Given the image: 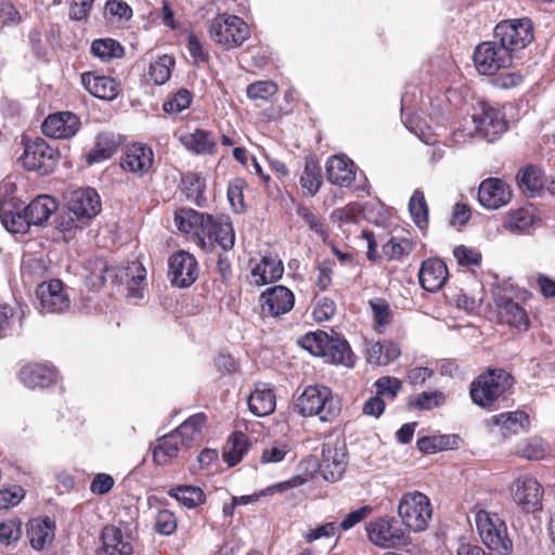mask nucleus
I'll list each match as a JSON object with an SVG mask.
<instances>
[{
	"mask_svg": "<svg viewBox=\"0 0 555 555\" xmlns=\"http://www.w3.org/2000/svg\"><path fill=\"white\" fill-rule=\"evenodd\" d=\"M175 223L179 231L193 234L198 246L206 251L217 245L223 251L234 247L235 233L228 217L215 218L192 208H180L175 214Z\"/></svg>",
	"mask_w": 555,
	"mask_h": 555,
	"instance_id": "f257e3e1",
	"label": "nucleus"
},
{
	"mask_svg": "<svg viewBox=\"0 0 555 555\" xmlns=\"http://www.w3.org/2000/svg\"><path fill=\"white\" fill-rule=\"evenodd\" d=\"M87 270V284L91 289H100L108 280L112 283H124L125 279H129L128 297L138 300L143 298L146 271L140 262H131L127 267H112L106 259L96 257L88 261Z\"/></svg>",
	"mask_w": 555,
	"mask_h": 555,
	"instance_id": "f03ea898",
	"label": "nucleus"
},
{
	"mask_svg": "<svg viewBox=\"0 0 555 555\" xmlns=\"http://www.w3.org/2000/svg\"><path fill=\"white\" fill-rule=\"evenodd\" d=\"M205 422V414H194L175 430L158 438L153 448L154 462L158 465H166L197 444L202 440V428Z\"/></svg>",
	"mask_w": 555,
	"mask_h": 555,
	"instance_id": "7ed1b4c3",
	"label": "nucleus"
},
{
	"mask_svg": "<svg viewBox=\"0 0 555 555\" xmlns=\"http://www.w3.org/2000/svg\"><path fill=\"white\" fill-rule=\"evenodd\" d=\"M513 384L514 377L508 372L503 369H490L472 383L469 393L475 404L494 409L500 402L507 401Z\"/></svg>",
	"mask_w": 555,
	"mask_h": 555,
	"instance_id": "20e7f679",
	"label": "nucleus"
},
{
	"mask_svg": "<svg viewBox=\"0 0 555 555\" xmlns=\"http://www.w3.org/2000/svg\"><path fill=\"white\" fill-rule=\"evenodd\" d=\"M294 409L301 416H318L323 423H332L341 410L340 402L333 391L322 385L306 387L296 399Z\"/></svg>",
	"mask_w": 555,
	"mask_h": 555,
	"instance_id": "39448f33",
	"label": "nucleus"
},
{
	"mask_svg": "<svg viewBox=\"0 0 555 555\" xmlns=\"http://www.w3.org/2000/svg\"><path fill=\"white\" fill-rule=\"evenodd\" d=\"M301 346L315 357L324 358L326 362L343 364L351 367L354 364V356L347 340L333 332L317 331L301 338Z\"/></svg>",
	"mask_w": 555,
	"mask_h": 555,
	"instance_id": "423d86ee",
	"label": "nucleus"
},
{
	"mask_svg": "<svg viewBox=\"0 0 555 555\" xmlns=\"http://www.w3.org/2000/svg\"><path fill=\"white\" fill-rule=\"evenodd\" d=\"M475 521L478 533L489 550L498 555H508L513 551L506 524L499 514L479 509L475 514Z\"/></svg>",
	"mask_w": 555,
	"mask_h": 555,
	"instance_id": "0eeeda50",
	"label": "nucleus"
},
{
	"mask_svg": "<svg viewBox=\"0 0 555 555\" xmlns=\"http://www.w3.org/2000/svg\"><path fill=\"white\" fill-rule=\"evenodd\" d=\"M398 514L408 529L422 532L428 527L433 508L428 496L424 493L406 492L399 501Z\"/></svg>",
	"mask_w": 555,
	"mask_h": 555,
	"instance_id": "6e6552de",
	"label": "nucleus"
},
{
	"mask_svg": "<svg viewBox=\"0 0 555 555\" xmlns=\"http://www.w3.org/2000/svg\"><path fill=\"white\" fill-rule=\"evenodd\" d=\"M210 38L227 48L241 46L249 37L248 25L236 15L219 14L209 25Z\"/></svg>",
	"mask_w": 555,
	"mask_h": 555,
	"instance_id": "1a4fd4ad",
	"label": "nucleus"
},
{
	"mask_svg": "<svg viewBox=\"0 0 555 555\" xmlns=\"http://www.w3.org/2000/svg\"><path fill=\"white\" fill-rule=\"evenodd\" d=\"M493 36L514 56V52L533 40V26L529 18L502 21L494 27Z\"/></svg>",
	"mask_w": 555,
	"mask_h": 555,
	"instance_id": "9d476101",
	"label": "nucleus"
},
{
	"mask_svg": "<svg viewBox=\"0 0 555 555\" xmlns=\"http://www.w3.org/2000/svg\"><path fill=\"white\" fill-rule=\"evenodd\" d=\"M472 122L476 139L489 143L496 141L508 127L504 114L486 102H481L478 109L472 115Z\"/></svg>",
	"mask_w": 555,
	"mask_h": 555,
	"instance_id": "9b49d317",
	"label": "nucleus"
},
{
	"mask_svg": "<svg viewBox=\"0 0 555 555\" xmlns=\"http://www.w3.org/2000/svg\"><path fill=\"white\" fill-rule=\"evenodd\" d=\"M59 158L57 150L50 146L46 140L37 138L25 144L21 162L26 170L47 176L55 169Z\"/></svg>",
	"mask_w": 555,
	"mask_h": 555,
	"instance_id": "f8f14e48",
	"label": "nucleus"
},
{
	"mask_svg": "<svg viewBox=\"0 0 555 555\" xmlns=\"http://www.w3.org/2000/svg\"><path fill=\"white\" fill-rule=\"evenodd\" d=\"M370 541L383 548H399L410 545L411 538L393 518H378L366 525Z\"/></svg>",
	"mask_w": 555,
	"mask_h": 555,
	"instance_id": "ddd939ff",
	"label": "nucleus"
},
{
	"mask_svg": "<svg viewBox=\"0 0 555 555\" xmlns=\"http://www.w3.org/2000/svg\"><path fill=\"white\" fill-rule=\"evenodd\" d=\"M474 63L481 75H493L513 63V56L496 39L479 43L474 51Z\"/></svg>",
	"mask_w": 555,
	"mask_h": 555,
	"instance_id": "4468645a",
	"label": "nucleus"
},
{
	"mask_svg": "<svg viewBox=\"0 0 555 555\" xmlns=\"http://www.w3.org/2000/svg\"><path fill=\"white\" fill-rule=\"evenodd\" d=\"M513 502L526 514H534L543 509L544 489L531 475H521L509 488Z\"/></svg>",
	"mask_w": 555,
	"mask_h": 555,
	"instance_id": "2eb2a0df",
	"label": "nucleus"
},
{
	"mask_svg": "<svg viewBox=\"0 0 555 555\" xmlns=\"http://www.w3.org/2000/svg\"><path fill=\"white\" fill-rule=\"evenodd\" d=\"M198 273V263L192 254L179 250L169 257L168 278L173 286H191L197 280Z\"/></svg>",
	"mask_w": 555,
	"mask_h": 555,
	"instance_id": "dca6fc26",
	"label": "nucleus"
},
{
	"mask_svg": "<svg viewBox=\"0 0 555 555\" xmlns=\"http://www.w3.org/2000/svg\"><path fill=\"white\" fill-rule=\"evenodd\" d=\"M294 304L295 296L293 292L283 285L269 287L259 297L261 315L263 318H279L289 312Z\"/></svg>",
	"mask_w": 555,
	"mask_h": 555,
	"instance_id": "f3484780",
	"label": "nucleus"
},
{
	"mask_svg": "<svg viewBox=\"0 0 555 555\" xmlns=\"http://www.w3.org/2000/svg\"><path fill=\"white\" fill-rule=\"evenodd\" d=\"M67 208L79 216L80 224H89L101 211V199L94 189H78L70 193L67 201Z\"/></svg>",
	"mask_w": 555,
	"mask_h": 555,
	"instance_id": "a211bd4d",
	"label": "nucleus"
},
{
	"mask_svg": "<svg viewBox=\"0 0 555 555\" xmlns=\"http://www.w3.org/2000/svg\"><path fill=\"white\" fill-rule=\"evenodd\" d=\"M512 190L509 184L500 178H487L479 184L478 202L487 209H499L509 203Z\"/></svg>",
	"mask_w": 555,
	"mask_h": 555,
	"instance_id": "6ab92c4d",
	"label": "nucleus"
},
{
	"mask_svg": "<svg viewBox=\"0 0 555 555\" xmlns=\"http://www.w3.org/2000/svg\"><path fill=\"white\" fill-rule=\"evenodd\" d=\"M80 127V118L67 111L49 115L41 125L43 134L53 139L73 138Z\"/></svg>",
	"mask_w": 555,
	"mask_h": 555,
	"instance_id": "aec40b11",
	"label": "nucleus"
},
{
	"mask_svg": "<svg viewBox=\"0 0 555 555\" xmlns=\"http://www.w3.org/2000/svg\"><path fill=\"white\" fill-rule=\"evenodd\" d=\"M347 467V453L345 446L326 443L322 449V459L319 470L322 477L330 482H335L345 473Z\"/></svg>",
	"mask_w": 555,
	"mask_h": 555,
	"instance_id": "412c9836",
	"label": "nucleus"
},
{
	"mask_svg": "<svg viewBox=\"0 0 555 555\" xmlns=\"http://www.w3.org/2000/svg\"><path fill=\"white\" fill-rule=\"evenodd\" d=\"M42 313L62 312L69 305L60 280H50L38 285L36 289Z\"/></svg>",
	"mask_w": 555,
	"mask_h": 555,
	"instance_id": "4be33fe9",
	"label": "nucleus"
},
{
	"mask_svg": "<svg viewBox=\"0 0 555 555\" xmlns=\"http://www.w3.org/2000/svg\"><path fill=\"white\" fill-rule=\"evenodd\" d=\"M449 278L444 261L429 258L422 262L418 271L420 285L427 292L436 293L442 288Z\"/></svg>",
	"mask_w": 555,
	"mask_h": 555,
	"instance_id": "5701e85b",
	"label": "nucleus"
},
{
	"mask_svg": "<svg viewBox=\"0 0 555 555\" xmlns=\"http://www.w3.org/2000/svg\"><path fill=\"white\" fill-rule=\"evenodd\" d=\"M81 82L90 94L101 100L112 101L120 91V85L114 78L95 72L83 73Z\"/></svg>",
	"mask_w": 555,
	"mask_h": 555,
	"instance_id": "b1692460",
	"label": "nucleus"
},
{
	"mask_svg": "<svg viewBox=\"0 0 555 555\" xmlns=\"http://www.w3.org/2000/svg\"><path fill=\"white\" fill-rule=\"evenodd\" d=\"M54 537L55 521L50 517H38L28 521L27 539L35 551L40 552L51 545Z\"/></svg>",
	"mask_w": 555,
	"mask_h": 555,
	"instance_id": "393cba45",
	"label": "nucleus"
},
{
	"mask_svg": "<svg viewBox=\"0 0 555 555\" xmlns=\"http://www.w3.org/2000/svg\"><path fill=\"white\" fill-rule=\"evenodd\" d=\"M494 301L502 322L518 330L528 328L529 318L525 309L518 302L501 294L494 295Z\"/></svg>",
	"mask_w": 555,
	"mask_h": 555,
	"instance_id": "a878e982",
	"label": "nucleus"
},
{
	"mask_svg": "<svg viewBox=\"0 0 555 555\" xmlns=\"http://www.w3.org/2000/svg\"><path fill=\"white\" fill-rule=\"evenodd\" d=\"M154 154L151 147L143 144H133L126 150L121 158L125 170L143 176L153 165Z\"/></svg>",
	"mask_w": 555,
	"mask_h": 555,
	"instance_id": "bb28decb",
	"label": "nucleus"
},
{
	"mask_svg": "<svg viewBox=\"0 0 555 555\" xmlns=\"http://www.w3.org/2000/svg\"><path fill=\"white\" fill-rule=\"evenodd\" d=\"M326 176L332 184L349 186L356 178L354 164L345 155L331 156L326 162Z\"/></svg>",
	"mask_w": 555,
	"mask_h": 555,
	"instance_id": "cd10ccee",
	"label": "nucleus"
},
{
	"mask_svg": "<svg viewBox=\"0 0 555 555\" xmlns=\"http://www.w3.org/2000/svg\"><path fill=\"white\" fill-rule=\"evenodd\" d=\"M0 219L7 231L11 233H26L31 227L15 198L0 199Z\"/></svg>",
	"mask_w": 555,
	"mask_h": 555,
	"instance_id": "c85d7f7f",
	"label": "nucleus"
},
{
	"mask_svg": "<svg viewBox=\"0 0 555 555\" xmlns=\"http://www.w3.org/2000/svg\"><path fill=\"white\" fill-rule=\"evenodd\" d=\"M105 555H132V539L115 526H107L101 533Z\"/></svg>",
	"mask_w": 555,
	"mask_h": 555,
	"instance_id": "c756f323",
	"label": "nucleus"
},
{
	"mask_svg": "<svg viewBox=\"0 0 555 555\" xmlns=\"http://www.w3.org/2000/svg\"><path fill=\"white\" fill-rule=\"evenodd\" d=\"M57 202L49 195H39L23 208L30 225L42 227L57 210Z\"/></svg>",
	"mask_w": 555,
	"mask_h": 555,
	"instance_id": "7c9ffc66",
	"label": "nucleus"
},
{
	"mask_svg": "<svg viewBox=\"0 0 555 555\" xmlns=\"http://www.w3.org/2000/svg\"><path fill=\"white\" fill-rule=\"evenodd\" d=\"M55 378V371L46 364L30 363L20 371L21 382L30 389L48 387Z\"/></svg>",
	"mask_w": 555,
	"mask_h": 555,
	"instance_id": "2f4dec72",
	"label": "nucleus"
},
{
	"mask_svg": "<svg viewBox=\"0 0 555 555\" xmlns=\"http://www.w3.org/2000/svg\"><path fill=\"white\" fill-rule=\"evenodd\" d=\"M179 141L186 150L194 154H212L217 144L211 132L204 129H195L193 132H181Z\"/></svg>",
	"mask_w": 555,
	"mask_h": 555,
	"instance_id": "473e14b6",
	"label": "nucleus"
},
{
	"mask_svg": "<svg viewBox=\"0 0 555 555\" xmlns=\"http://www.w3.org/2000/svg\"><path fill=\"white\" fill-rule=\"evenodd\" d=\"M249 411L256 416H267L275 409V395L266 384L257 385L248 397Z\"/></svg>",
	"mask_w": 555,
	"mask_h": 555,
	"instance_id": "72a5a7b5",
	"label": "nucleus"
},
{
	"mask_svg": "<svg viewBox=\"0 0 555 555\" xmlns=\"http://www.w3.org/2000/svg\"><path fill=\"white\" fill-rule=\"evenodd\" d=\"M462 439L459 435L424 436L416 442V448L425 454H433L446 450H454L460 447Z\"/></svg>",
	"mask_w": 555,
	"mask_h": 555,
	"instance_id": "f704fd0d",
	"label": "nucleus"
},
{
	"mask_svg": "<svg viewBox=\"0 0 555 555\" xmlns=\"http://www.w3.org/2000/svg\"><path fill=\"white\" fill-rule=\"evenodd\" d=\"M494 425L501 426L505 434L517 435L530 427L529 415L524 411L504 412L491 417Z\"/></svg>",
	"mask_w": 555,
	"mask_h": 555,
	"instance_id": "c9c22d12",
	"label": "nucleus"
},
{
	"mask_svg": "<svg viewBox=\"0 0 555 555\" xmlns=\"http://www.w3.org/2000/svg\"><path fill=\"white\" fill-rule=\"evenodd\" d=\"M284 268L281 261L270 257H263L253 270L251 275L257 285H266L282 278Z\"/></svg>",
	"mask_w": 555,
	"mask_h": 555,
	"instance_id": "e433bc0d",
	"label": "nucleus"
},
{
	"mask_svg": "<svg viewBox=\"0 0 555 555\" xmlns=\"http://www.w3.org/2000/svg\"><path fill=\"white\" fill-rule=\"evenodd\" d=\"M168 495L176 499L180 505L194 508L206 501L202 488L189 485H180L168 490Z\"/></svg>",
	"mask_w": 555,
	"mask_h": 555,
	"instance_id": "4c0bfd02",
	"label": "nucleus"
},
{
	"mask_svg": "<svg viewBox=\"0 0 555 555\" xmlns=\"http://www.w3.org/2000/svg\"><path fill=\"white\" fill-rule=\"evenodd\" d=\"M181 186L188 198L194 201L198 206L204 205L206 182L201 173L193 171L184 173L181 178Z\"/></svg>",
	"mask_w": 555,
	"mask_h": 555,
	"instance_id": "58836bf2",
	"label": "nucleus"
},
{
	"mask_svg": "<svg viewBox=\"0 0 555 555\" xmlns=\"http://www.w3.org/2000/svg\"><path fill=\"white\" fill-rule=\"evenodd\" d=\"M115 150L116 145L113 134L101 132L95 138L94 147L87 154V163L92 165L106 160L114 154Z\"/></svg>",
	"mask_w": 555,
	"mask_h": 555,
	"instance_id": "ea45409f",
	"label": "nucleus"
},
{
	"mask_svg": "<svg viewBox=\"0 0 555 555\" xmlns=\"http://www.w3.org/2000/svg\"><path fill=\"white\" fill-rule=\"evenodd\" d=\"M53 29L44 31L39 28L31 29L28 34V42L33 54L39 60L46 59L53 47Z\"/></svg>",
	"mask_w": 555,
	"mask_h": 555,
	"instance_id": "a19ab883",
	"label": "nucleus"
},
{
	"mask_svg": "<svg viewBox=\"0 0 555 555\" xmlns=\"http://www.w3.org/2000/svg\"><path fill=\"white\" fill-rule=\"evenodd\" d=\"M517 179L520 189L530 197L537 196L543 188L541 171L534 166L522 168Z\"/></svg>",
	"mask_w": 555,
	"mask_h": 555,
	"instance_id": "79ce46f5",
	"label": "nucleus"
},
{
	"mask_svg": "<svg viewBox=\"0 0 555 555\" xmlns=\"http://www.w3.org/2000/svg\"><path fill=\"white\" fill-rule=\"evenodd\" d=\"M322 184L321 167L313 159H307L300 177V185L310 196L315 195Z\"/></svg>",
	"mask_w": 555,
	"mask_h": 555,
	"instance_id": "37998d69",
	"label": "nucleus"
},
{
	"mask_svg": "<svg viewBox=\"0 0 555 555\" xmlns=\"http://www.w3.org/2000/svg\"><path fill=\"white\" fill-rule=\"evenodd\" d=\"M278 90L279 88L273 81L261 80L250 83L246 89V94L257 106H261L269 102L278 93Z\"/></svg>",
	"mask_w": 555,
	"mask_h": 555,
	"instance_id": "c03bdc74",
	"label": "nucleus"
},
{
	"mask_svg": "<svg viewBox=\"0 0 555 555\" xmlns=\"http://www.w3.org/2000/svg\"><path fill=\"white\" fill-rule=\"evenodd\" d=\"M409 211L417 228L424 229L428 224V206L421 190H415L409 201Z\"/></svg>",
	"mask_w": 555,
	"mask_h": 555,
	"instance_id": "a18cd8bd",
	"label": "nucleus"
},
{
	"mask_svg": "<svg viewBox=\"0 0 555 555\" xmlns=\"http://www.w3.org/2000/svg\"><path fill=\"white\" fill-rule=\"evenodd\" d=\"M248 450L247 437L243 433H234L224 451V460L229 466H235Z\"/></svg>",
	"mask_w": 555,
	"mask_h": 555,
	"instance_id": "49530a36",
	"label": "nucleus"
},
{
	"mask_svg": "<svg viewBox=\"0 0 555 555\" xmlns=\"http://www.w3.org/2000/svg\"><path fill=\"white\" fill-rule=\"evenodd\" d=\"M175 65V60L164 54L159 56L155 62L150 64L149 78L155 85H164L171 76V67Z\"/></svg>",
	"mask_w": 555,
	"mask_h": 555,
	"instance_id": "de8ad7c7",
	"label": "nucleus"
},
{
	"mask_svg": "<svg viewBox=\"0 0 555 555\" xmlns=\"http://www.w3.org/2000/svg\"><path fill=\"white\" fill-rule=\"evenodd\" d=\"M91 52L103 61L120 57L124 54L121 44L111 38L94 40L91 44Z\"/></svg>",
	"mask_w": 555,
	"mask_h": 555,
	"instance_id": "09e8293b",
	"label": "nucleus"
},
{
	"mask_svg": "<svg viewBox=\"0 0 555 555\" xmlns=\"http://www.w3.org/2000/svg\"><path fill=\"white\" fill-rule=\"evenodd\" d=\"M534 223V216L526 208H519L508 214L505 228L513 233H525Z\"/></svg>",
	"mask_w": 555,
	"mask_h": 555,
	"instance_id": "8fccbe9b",
	"label": "nucleus"
},
{
	"mask_svg": "<svg viewBox=\"0 0 555 555\" xmlns=\"http://www.w3.org/2000/svg\"><path fill=\"white\" fill-rule=\"evenodd\" d=\"M444 402L446 395L440 390H434L418 393L410 402V405L422 411H428L441 406Z\"/></svg>",
	"mask_w": 555,
	"mask_h": 555,
	"instance_id": "3c124183",
	"label": "nucleus"
},
{
	"mask_svg": "<svg viewBox=\"0 0 555 555\" xmlns=\"http://www.w3.org/2000/svg\"><path fill=\"white\" fill-rule=\"evenodd\" d=\"M192 102V93L182 88L163 104V111L169 115H177L188 108Z\"/></svg>",
	"mask_w": 555,
	"mask_h": 555,
	"instance_id": "603ef678",
	"label": "nucleus"
},
{
	"mask_svg": "<svg viewBox=\"0 0 555 555\" xmlns=\"http://www.w3.org/2000/svg\"><path fill=\"white\" fill-rule=\"evenodd\" d=\"M22 537V521L14 517L0 522V542L10 545Z\"/></svg>",
	"mask_w": 555,
	"mask_h": 555,
	"instance_id": "864d4df0",
	"label": "nucleus"
},
{
	"mask_svg": "<svg viewBox=\"0 0 555 555\" xmlns=\"http://www.w3.org/2000/svg\"><path fill=\"white\" fill-rule=\"evenodd\" d=\"M376 395L379 398L393 400L402 388V382L392 376H382L375 383Z\"/></svg>",
	"mask_w": 555,
	"mask_h": 555,
	"instance_id": "5fc2aeb1",
	"label": "nucleus"
},
{
	"mask_svg": "<svg viewBox=\"0 0 555 555\" xmlns=\"http://www.w3.org/2000/svg\"><path fill=\"white\" fill-rule=\"evenodd\" d=\"M547 448L545 442L539 437L529 438L519 447L518 453L528 460H540L545 456Z\"/></svg>",
	"mask_w": 555,
	"mask_h": 555,
	"instance_id": "6e6d98bb",
	"label": "nucleus"
},
{
	"mask_svg": "<svg viewBox=\"0 0 555 555\" xmlns=\"http://www.w3.org/2000/svg\"><path fill=\"white\" fill-rule=\"evenodd\" d=\"M177 529V518L175 514L168 509L159 511L156 515L155 530L156 532L169 535Z\"/></svg>",
	"mask_w": 555,
	"mask_h": 555,
	"instance_id": "4d7b16f0",
	"label": "nucleus"
},
{
	"mask_svg": "<svg viewBox=\"0 0 555 555\" xmlns=\"http://www.w3.org/2000/svg\"><path fill=\"white\" fill-rule=\"evenodd\" d=\"M105 13L118 21H129L132 17L131 7L122 0H107Z\"/></svg>",
	"mask_w": 555,
	"mask_h": 555,
	"instance_id": "13d9d810",
	"label": "nucleus"
},
{
	"mask_svg": "<svg viewBox=\"0 0 555 555\" xmlns=\"http://www.w3.org/2000/svg\"><path fill=\"white\" fill-rule=\"evenodd\" d=\"M338 532V526L334 521L322 524L315 528L309 529L304 538L306 542L312 543L315 540L322 539V538H334L336 533Z\"/></svg>",
	"mask_w": 555,
	"mask_h": 555,
	"instance_id": "bf43d9fd",
	"label": "nucleus"
},
{
	"mask_svg": "<svg viewBox=\"0 0 555 555\" xmlns=\"http://www.w3.org/2000/svg\"><path fill=\"white\" fill-rule=\"evenodd\" d=\"M453 255L461 266H479L481 262V254L477 249L464 245L457 246L453 250Z\"/></svg>",
	"mask_w": 555,
	"mask_h": 555,
	"instance_id": "052dcab7",
	"label": "nucleus"
},
{
	"mask_svg": "<svg viewBox=\"0 0 555 555\" xmlns=\"http://www.w3.org/2000/svg\"><path fill=\"white\" fill-rule=\"evenodd\" d=\"M79 216H75L68 208L57 220V229L65 235H73L76 230H82L88 224L78 222Z\"/></svg>",
	"mask_w": 555,
	"mask_h": 555,
	"instance_id": "680f3d73",
	"label": "nucleus"
},
{
	"mask_svg": "<svg viewBox=\"0 0 555 555\" xmlns=\"http://www.w3.org/2000/svg\"><path fill=\"white\" fill-rule=\"evenodd\" d=\"M25 491L20 486L0 491V509L13 507L17 505L24 498Z\"/></svg>",
	"mask_w": 555,
	"mask_h": 555,
	"instance_id": "e2e57ef3",
	"label": "nucleus"
},
{
	"mask_svg": "<svg viewBox=\"0 0 555 555\" xmlns=\"http://www.w3.org/2000/svg\"><path fill=\"white\" fill-rule=\"evenodd\" d=\"M296 212L312 231L321 236L326 234L323 222L308 207L298 205Z\"/></svg>",
	"mask_w": 555,
	"mask_h": 555,
	"instance_id": "0e129e2a",
	"label": "nucleus"
},
{
	"mask_svg": "<svg viewBox=\"0 0 555 555\" xmlns=\"http://www.w3.org/2000/svg\"><path fill=\"white\" fill-rule=\"evenodd\" d=\"M336 311L335 301L331 298L323 297L319 299L314 310L313 317L315 321L323 322L330 320Z\"/></svg>",
	"mask_w": 555,
	"mask_h": 555,
	"instance_id": "69168bd1",
	"label": "nucleus"
},
{
	"mask_svg": "<svg viewBox=\"0 0 555 555\" xmlns=\"http://www.w3.org/2000/svg\"><path fill=\"white\" fill-rule=\"evenodd\" d=\"M371 508L369 506H362L351 513L347 514L338 526V531H347L353 528L357 524L364 520L370 514Z\"/></svg>",
	"mask_w": 555,
	"mask_h": 555,
	"instance_id": "338daca9",
	"label": "nucleus"
},
{
	"mask_svg": "<svg viewBox=\"0 0 555 555\" xmlns=\"http://www.w3.org/2000/svg\"><path fill=\"white\" fill-rule=\"evenodd\" d=\"M114 483V478L111 475L100 473L91 481L90 491L93 494L103 495L112 490Z\"/></svg>",
	"mask_w": 555,
	"mask_h": 555,
	"instance_id": "774afa93",
	"label": "nucleus"
}]
</instances>
